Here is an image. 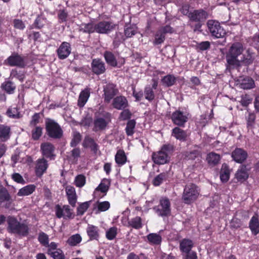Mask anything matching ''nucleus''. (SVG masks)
<instances>
[{
  "mask_svg": "<svg viewBox=\"0 0 259 259\" xmlns=\"http://www.w3.org/2000/svg\"><path fill=\"white\" fill-rule=\"evenodd\" d=\"M245 50V48L242 43H233L226 54L227 63L230 66L236 67L240 66L241 64L246 65L251 64L254 59L252 54L249 49L246 50L245 54H243Z\"/></svg>",
  "mask_w": 259,
  "mask_h": 259,
  "instance_id": "nucleus-1",
  "label": "nucleus"
},
{
  "mask_svg": "<svg viewBox=\"0 0 259 259\" xmlns=\"http://www.w3.org/2000/svg\"><path fill=\"white\" fill-rule=\"evenodd\" d=\"M7 231L11 234L20 236H26L29 233L28 225L23 222H20L14 217L9 216L7 218Z\"/></svg>",
  "mask_w": 259,
  "mask_h": 259,
  "instance_id": "nucleus-2",
  "label": "nucleus"
},
{
  "mask_svg": "<svg viewBox=\"0 0 259 259\" xmlns=\"http://www.w3.org/2000/svg\"><path fill=\"white\" fill-rule=\"evenodd\" d=\"M199 193L200 190L196 185L189 184L184 189L182 199L186 204H191L198 198Z\"/></svg>",
  "mask_w": 259,
  "mask_h": 259,
  "instance_id": "nucleus-3",
  "label": "nucleus"
},
{
  "mask_svg": "<svg viewBox=\"0 0 259 259\" xmlns=\"http://www.w3.org/2000/svg\"><path fill=\"white\" fill-rule=\"evenodd\" d=\"M172 147L170 145H164L161 150L152 155V159L154 163L158 164H163L170 160L169 155L172 151Z\"/></svg>",
  "mask_w": 259,
  "mask_h": 259,
  "instance_id": "nucleus-4",
  "label": "nucleus"
},
{
  "mask_svg": "<svg viewBox=\"0 0 259 259\" xmlns=\"http://www.w3.org/2000/svg\"><path fill=\"white\" fill-rule=\"evenodd\" d=\"M46 124L48 134L50 137L55 139L61 137L63 132L57 122L53 120L48 119Z\"/></svg>",
  "mask_w": 259,
  "mask_h": 259,
  "instance_id": "nucleus-5",
  "label": "nucleus"
},
{
  "mask_svg": "<svg viewBox=\"0 0 259 259\" xmlns=\"http://www.w3.org/2000/svg\"><path fill=\"white\" fill-rule=\"evenodd\" d=\"M207 26L211 35L216 38L223 37L226 34L225 30L221 26L218 21L212 20H208Z\"/></svg>",
  "mask_w": 259,
  "mask_h": 259,
  "instance_id": "nucleus-6",
  "label": "nucleus"
},
{
  "mask_svg": "<svg viewBox=\"0 0 259 259\" xmlns=\"http://www.w3.org/2000/svg\"><path fill=\"white\" fill-rule=\"evenodd\" d=\"M111 121V115L105 113L103 117H96L94 121V129L95 131L103 130Z\"/></svg>",
  "mask_w": 259,
  "mask_h": 259,
  "instance_id": "nucleus-7",
  "label": "nucleus"
},
{
  "mask_svg": "<svg viewBox=\"0 0 259 259\" xmlns=\"http://www.w3.org/2000/svg\"><path fill=\"white\" fill-rule=\"evenodd\" d=\"M115 25L110 21H102L96 24V32L106 34L114 29Z\"/></svg>",
  "mask_w": 259,
  "mask_h": 259,
  "instance_id": "nucleus-8",
  "label": "nucleus"
},
{
  "mask_svg": "<svg viewBox=\"0 0 259 259\" xmlns=\"http://www.w3.org/2000/svg\"><path fill=\"white\" fill-rule=\"evenodd\" d=\"M48 253L54 259H65L62 250L58 248V244L52 242L48 245Z\"/></svg>",
  "mask_w": 259,
  "mask_h": 259,
  "instance_id": "nucleus-9",
  "label": "nucleus"
},
{
  "mask_svg": "<svg viewBox=\"0 0 259 259\" xmlns=\"http://www.w3.org/2000/svg\"><path fill=\"white\" fill-rule=\"evenodd\" d=\"M6 64L11 66L23 67L25 65L23 58L18 54L14 53L5 61Z\"/></svg>",
  "mask_w": 259,
  "mask_h": 259,
  "instance_id": "nucleus-10",
  "label": "nucleus"
},
{
  "mask_svg": "<svg viewBox=\"0 0 259 259\" xmlns=\"http://www.w3.org/2000/svg\"><path fill=\"white\" fill-rule=\"evenodd\" d=\"M188 114L186 112L177 110L171 115V120L174 123L179 126H182L187 122Z\"/></svg>",
  "mask_w": 259,
  "mask_h": 259,
  "instance_id": "nucleus-11",
  "label": "nucleus"
},
{
  "mask_svg": "<svg viewBox=\"0 0 259 259\" xmlns=\"http://www.w3.org/2000/svg\"><path fill=\"white\" fill-rule=\"evenodd\" d=\"M71 52V45L69 42L66 41L63 42L57 50L58 58L62 60L67 58L70 54Z\"/></svg>",
  "mask_w": 259,
  "mask_h": 259,
  "instance_id": "nucleus-12",
  "label": "nucleus"
},
{
  "mask_svg": "<svg viewBox=\"0 0 259 259\" xmlns=\"http://www.w3.org/2000/svg\"><path fill=\"white\" fill-rule=\"evenodd\" d=\"M170 202L168 198L164 197L160 200V205L157 208L156 211L158 213L159 215L165 216L170 213Z\"/></svg>",
  "mask_w": 259,
  "mask_h": 259,
  "instance_id": "nucleus-13",
  "label": "nucleus"
},
{
  "mask_svg": "<svg viewBox=\"0 0 259 259\" xmlns=\"http://www.w3.org/2000/svg\"><path fill=\"white\" fill-rule=\"evenodd\" d=\"M56 214L57 218H63L65 219H70L72 215V210L68 205H63L62 207L59 205H56Z\"/></svg>",
  "mask_w": 259,
  "mask_h": 259,
  "instance_id": "nucleus-14",
  "label": "nucleus"
},
{
  "mask_svg": "<svg viewBox=\"0 0 259 259\" xmlns=\"http://www.w3.org/2000/svg\"><path fill=\"white\" fill-rule=\"evenodd\" d=\"M235 83L239 88L243 89H250L255 85L253 80L248 77H240L237 79Z\"/></svg>",
  "mask_w": 259,
  "mask_h": 259,
  "instance_id": "nucleus-15",
  "label": "nucleus"
},
{
  "mask_svg": "<svg viewBox=\"0 0 259 259\" xmlns=\"http://www.w3.org/2000/svg\"><path fill=\"white\" fill-rule=\"evenodd\" d=\"M48 167L47 161L44 158L38 159L36 161L35 172L37 177H40L46 172Z\"/></svg>",
  "mask_w": 259,
  "mask_h": 259,
  "instance_id": "nucleus-16",
  "label": "nucleus"
},
{
  "mask_svg": "<svg viewBox=\"0 0 259 259\" xmlns=\"http://www.w3.org/2000/svg\"><path fill=\"white\" fill-rule=\"evenodd\" d=\"M41 150L44 156L51 159L54 158V147L50 143H44L41 145Z\"/></svg>",
  "mask_w": 259,
  "mask_h": 259,
  "instance_id": "nucleus-17",
  "label": "nucleus"
},
{
  "mask_svg": "<svg viewBox=\"0 0 259 259\" xmlns=\"http://www.w3.org/2000/svg\"><path fill=\"white\" fill-rule=\"evenodd\" d=\"M207 17V13L202 10H194L189 15L191 20L196 22H200L204 20Z\"/></svg>",
  "mask_w": 259,
  "mask_h": 259,
  "instance_id": "nucleus-18",
  "label": "nucleus"
},
{
  "mask_svg": "<svg viewBox=\"0 0 259 259\" xmlns=\"http://www.w3.org/2000/svg\"><path fill=\"white\" fill-rule=\"evenodd\" d=\"M104 100L109 103L113 97L117 94V90L113 84H108L104 88Z\"/></svg>",
  "mask_w": 259,
  "mask_h": 259,
  "instance_id": "nucleus-19",
  "label": "nucleus"
},
{
  "mask_svg": "<svg viewBox=\"0 0 259 259\" xmlns=\"http://www.w3.org/2000/svg\"><path fill=\"white\" fill-rule=\"evenodd\" d=\"M65 191L69 203L72 207H74L77 201V195L75 188L71 186H67L65 188Z\"/></svg>",
  "mask_w": 259,
  "mask_h": 259,
  "instance_id": "nucleus-20",
  "label": "nucleus"
},
{
  "mask_svg": "<svg viewBox=\"0 0 259 259\" xmlns=\"http://www.w3.org/2000/svg\"><path fill=\"white\" fill-rule=\"evenodd\" d=\"M12 202L11 196L8 190L4 187L0 188V204L6 203L5 207H9Z\"/></svg>",
  "mask_w": 259,
  "mask_h": 259,
  "instance_id": "nucleus-21",
  "label": "nucleus"
},
{
  "mask_svg": "<svg viewBox=\"0 0 259 259\" xmlns=\"http://www.w3.org/2000/svg\"><path fill=\"white\" fill-rule=\"evenodd\" d=\"M112 105L116 109L122 110L127 107L128 101L124 96H117L113 99Z\"/></svg>",
  "mask_w": 259,
  "mask_h": 259,
  "instance_id": "nucleus-22",
  "label": "nucleus"
},
{
  "mask_svg": "<svg viewBox=\"0 0 259 259\" xmlns=\"http://www.w3.org/2000/svg\"><path fill=\"white\" fill-rule=\"evenodd\" d=\"M92 69L96 74H101L105 71L104 63L100 59H94L92 63Z\"/></svg>",
  "mask_w": 259,
  "mask_h": 259,
  "instance_id": "nucleus-23",
  "label": "nucleus"
},
{
  "mask_svg": "<svg viewBox=\"0 0 259 259\" xmlns=\"http://www.w3.org/2000/svg\"><path fill=\"white\" fill-rule=\"evenodd\" d=\"M248 175L246 166L241 165L235 174V179L237 182H243L247 179Z\"/></svg>",
  "mask_w": 259,
  "mask_h": 259,
  "instance_id": "nucleus-24",
  "label": "nucleus"
},
{
  "mask_svg": "<svg viewBox=\"0 0 259 259\" xmlns=\"http://www.w3.org/2000/svg\"><path fill=\"white\" fill-rule=\"evenodd\" d=\"M247 154L241 148L236 149L232 153L233 159L238 163L243 162L247 158Z\"/></svg>",
  "mask_w": 259,
  "mask_h": 259,
  "instance_id": "nucleus-25",
  "label": "nucleus"
},
{
  "mask_svg": "<svg viewBox=\"0 0 259 259\" xmlns=\"http://www.w3.org/2000/svg\"><path fill=\"white\" fill-rule=\"evenodd\" d=\"M90 96V89L89 88H85L82 90L79 96L78 100V105L80 107H82L84 106L88 101Z\"/></svg>",
  "mask_w": 259,
  "mask_h": 259,
  "instance_id": "nucleus-26",
  "label": "nucleus"
},
{
  "mask_svg": "<svg viewBox=\"0 0 259 259\" xmlns=\"http://www.w3.org/2000/svg\"><path fill=\"white\" fill-rule=\"evenodd\" d=\"M87 232L91 240H97L99 237L98 227L93 225H88Z\"/></svg>",
  "mask_w": 259,
  "mask_h": 259,
  "instance_id": "nucleus-27",
  "label": "nucleus"
},
{
  "mask_svg": "<svg viewBox=\"0 0 259 259\" xmlns=\"http://www.w3.org/2000/svg\"><path fill=\"white\" fill-rule=\"evenodd\" d=\"M82 145L84 148H89L91 149V150L94 152L95 153H96L98 150V146L95 143V141L89 137H85Z\"/></svg>",
  "mask_w": 259,
  "mask_h": 259,
  "instance_id": "nucleus-28",
  "label": "nucleus"
},
{
  "mask_svg": "<svg viewBox=\"0 0 259 259\" xmlns=\"http://www.w3.org/2000/svg\"><path fill=\"white\" fill-rule=\"evenodd\" d=\"M36 189L34 185H28L19 189L17 193L18 196H25L29 195L33 193Z\"/></svg>",
  "mask_w": 259,
  "mask_h": 259,
  "instance_id": "nucleus-29",
  "label": "nucleus"
},
{
  "mask_svg": "<svg viewBox=\"0 0 259 259\" xmlns=\"http://www.w3.org/2000/svg\"><path fill=\"white\" fill-rule=\"evenodd\" d=\"M193 246V243L191 240L184 239L180 242V248L181 251L184 253L190 251Z\"/></svg>",
  "mask_w": 259,
  "mask_h": 259,
  "instance_id": "nucleus-30",
  "label": "nucleus"
},
{
  "mask_svg": "<svg viewBox=\"0 0 259 259\" xmlns=\"http://www.w3.org/2000/svg\"><path fill=\"white\" fill-rule=\"evenodd\" d=\"M220 159V155L214 152L209 153L206 157L208 163L211 166H214L219 163Z\"/></svg>",
  "mask_w": 259,
  "mask_h": 259,
  "instance_id": "nucleus-31",
  "label": "nucleus"
},
{
  "mask_svg": "<svg viewBox=\"0 0 259 259\" xmlns=\"http://www.w3.org/2000/svg\"><path fill=\"white\" fill-rule=\"evenodd\" d=\"M147 238L149 243L152 245H159L162 240L161 236L156 233H150L147 236Z\"/></svg>",
  "mask_w": 259,
  "mask_h": 259,
  "instance_id": "nucleus-32",
  "label": "nucleus"
},
{
  "mask_svg": "<svg viewBox=\"0 0 259 259\" xmlns=\"http://www.w3.org/2000/svg\"><path fill=\"white\" fill-rule=\"evenodd\" d=\"M115 159L118 165L121 166L124 164L126 161V156L124 151L122 150L117 151L115 156Z\"/></svg>",
  "mask_w": 259,
  "mask_h": 259,
  "instance_id": "nucleus-33",
  "label": "nucleus"
},
{
  "mask_svg": "<svg viewBox=\"0 0 259 259\" xmlns=\"http://www.w3.org/2000/svg\"><path fill=\"white\" fill-rule=\"evenodd\" d=\"M230 170L228 166L226 164L222 165L220 171V179L222 182H227L230 178Z\"/></svg>",
  "mask_w": 259,
  "mask_h": 259,
  "instance_id": "nucleus-34",
  "label": "nucleus"
},
{
  "mask_svg": "<svg viewBox=\"0 0 259 259\" xmlns=\"http://www.w3.org/2000/svg\"><path fill=\"white\" fill-rule=\"evenodd\" d=\"M10 128L4 125H0V141L4 142L9 138Z\"/></svg>",
  "mask_w": 259,
  "mask_h": 259,
  "instance_id": "nucleus-35",
  "label": "nucleus"
},
{
  "mask_svg": "<svg viewBox=\"0 0 259 259\" xmlns=\"http://www.w3.org/2000/svg\"><path fill=\"white\" fill-rule=\"evenodd\" d=\"M249 228L254 235L258 233L259 222L257 217L255 216L252 217L249 223Z\"/></svg>",
  "mask_w": 259,
  "mask_h": 259,
  "instance_id": "nucleus-36",
  "label": "nucleus"
},
{
  "mask_svg": "<svg viewBox=\"0 0 259 259\" xmlns=\"http://www.w3.org/2000/svg\"><path fill=\"white\" fill-rule=\"evenodd\" d=\"M172 135L179 140H185L187 136L186 133L178 127L173 129Z\"/></svg>",
  "mask_w": 259,
  "mask_h": 259,
  "instance_id": "nucleus-37",
  "label": "nucleus"
},
{
  "mask_svg": "<svg viewBox=\"0 0 259 259\" xmlns=\"http://www.w3.org/2000/svg\"><path fill=\"white\" fill-rule=\"evenodd\" d=\"M104 56L106 62L109 65L114 67L117 65V61L111 52L106 51L105 52Z\"/></svg>",
  "mask_w": 259,
  "mask_h": 259,
  "instance_id": "nucleus-38",
  "label": "nucleus"
},
{
  "mask_svg": "<svg viewBox=\"0 0 259 259\" xmlns=\"http://www.w3.org/2000/svg\"><path fill=\"white\" fill-rule=\"evenodd\" d=\"M80 30L89 33L96 32V24L93 23L82 24L80 26Z\"/></svg>",
  "mask_w": 259,
  "mask_h": 259,
  "instance_id": "nucleus-39",
  "label": "nucleus"
},
{
  "mask_svg": "<svg viewBox=\"0 0 259 259\" xmlns=\"http://www.w3.org/2000/svg\"><path fill=\"white\" fill-rule=\"evenodd\" d=\"M129 225L136 229H139L143 226L142 220L140 217H136L132 219L128 222Z\"/></svg>",
  "mask_w": 259,
  "mask_h": 259,
  "instance_id": "nucleus-40",
  "label": "nucleus"
},
{
  "mask_svg": "<svg viewBox=\"0 0 259 259\" xmlns=\"http://www.w3.org/2000/svg\"><path fill=\"white\" fill-rule=\"evenodd\" d=\"M165 39L164 34L158 29L154 35L153 43L154 45H158L163 43Z\"/></svg>",
  "mask_w": 259,
  "mask_h": 259,
  "instance_id": "nucleus-41",
  "label": "nucleus"
},
{
  "mask_svg": "<svg viewBox=\"0 0 259 259\" xmlns=\"http://www.w3.org/2000/svg\"><path fill=\"white\" fill-rule=\"evenodd\" d=\"M82 238L78 234L70 236L67 240V243L70 246H76L81 241Z\"/></svg>",
  "mask_w": 259,
  "mask_h": 259,
  "instance_id": "nucleus-42",
  "label": "nucleus"
},
{
  "mask_svg": "<svg viewBox=\"0 0 259 259\" xmlns=\"http://www.w3.org/2000/svg\"><path fill=\"white\" fill-rule=\"evenodd\" d=\"M176 78L173 75H167L165 76L161 80L163 84L167 87H170L174 84Z\"/></svg>",
  "mask_w": 259,
  "mask_h": 259,
  "instance_id": "nucleus-43",
  "label": "nucleus"
},
{
  "mask_svg": "<svg viewBox=\"0 0 259 259\" xmlns=\"http://www.w3.org/2000/svg\"><path fill=\"white\" fill-rule=\"evenodd\" d=\"M137 30L138 28L136 25H130L125 28L124 34L126 37H131L137 33Z\"/></svg>",
  "mask_w": 259,
  "mask_h": 259,
  "instance_id": "nucleus-44",
  "label": "nucleus"
},
{
  "mask_svg": "<svg viewBox=\"0 0 259 259\" xmlns=\"http://www.w3.org/2000/svg\"><path fill=\"white\" fill-rule=\"evenodd\" d=\"M117 233V228L112 227L108 229L106 232V237L107 239L112 240L114 239Z\"/></svg>",
  "mask_w": 259,
  "mask_h": 259,
  "instance_id": "nucleus-45",
  "label": "nucleus"
},
{
  "mask_svg": "<svg viewBox=\"0 0 259 259\" xmlns=\"http://www.w3.org/2000/svg\"><path fill=\"white\" fill-rule=\"evenodd\" d=\"M166 179V174L165 173H161L157 175L153 180V184L155 186H159Z\"/></svg>",
  "mask_w": 259,
  "mask_h": 259,
  "instance_id": "nucleus-46",
  "label": "nucleus"
},
{
  "mask_svg": "<svg viewBox=\"0 0 259 259\" xmlns=\"http://www.w3.org/2000/svg\"><path fill=\"white\" fill-rule=\"evenodd\" d=\"M85 177L82 175H77L74 180V184L77 187H82L85 184Z\"/></svg>",
  "mask_w": 259,
  "mask_h": 259,
  "instance_id": "nucleus-47",
  "label": "nucleus"
},
{
  "mask_svg": "<svg viewBox=\"0 0 259 259\" xmlns=\"http://www.w3.org/2000/svg\"><path fill=\"white\" fill-rule=\"evenodd\" d=\"M7 115L11 118H17L20 117V114L16 107H10L7 111Z\"/></svg>",
  "mask_w": 259,
  "mask_h": 259,
  "instance_id": "nucleus-48",
  "label": "nucleus"
},
{
  "mask_svg": "<svg viewBox=\"0 0 259 259\" xmlns=\"http://www.w3.org/2000/svg\"><path fill=\"white\" fill-rule=\"evenodd\" d=\"M255 120V115L254 113H250L246 118L247 127L248 130L252 129Z\"/></svg>",
  "mask_w": 259,
  "mask_h": 259,
  "instance_id": "nucleus-49",
  "label": "nucleus"
},
{
  "mask_svg": "<svg viewBox=\"0 0 259 259\" xmlns=\"http://www.w3.org/2000/svg\"><path fill=\"white\" fill-rule=\"evenodd\" d=\"M2 87L6 92L9 94H12L15 89V87L11 81H5L2 84Z\"/></svg>",
  "mask_w": 259,
  "mask_h": 259,
  "instance_id": "nucleus-50",
  "label": "nucleus"
},
{
  "mask_svg": "<svg viewBox=\"0 0 259 259\" xmlns=\"http://www.w3.org/2000/svg\"><path fill=\"white\" fill-rule=\"evenodd\" d=\"M144 95L146 99L151 101L154 99V94L153 90L150 87H146L144 91Z\"/></svg>",
  "mask_w": 259,
  "mask_h": 259,
  "instance_id": "nucleus-51",
  "label": "nucleus"
},
{
  "mask_svg": "<svg viewBox=\"0 0 259 259\" xmlns=\"http://www.w3.org/2000/svg\"><path fill=\"white\" fill-rule=\"evenodd\" d=\"M136 122L134 120H130L126 125L125 131L128 136H132L134 134Z\"/></svg>",
  "mask_w": 259,
  "mask_h": 259,
  "instance_id": "nucleus-52",
  "label": "nucleus"
},
{
  "mask_svg": "<svg viewBox=\"0 0 259 259\" xmlns=\"http://www.w3.org/2000/svg\"><path fill=\"white\" fill-rule=\"evenodd\" d=\"M38 240L39 242L45 246L48 247L49 244V237L45 233H40L38 236Z\"/></svg>",
  "mask_w": 259,
  "mask_h": 259,
  "instance_id": "nucleus-53",
  "label": "nucleus"
},
{
  "mask_svg": "<svg viewBox=\"0 0 259 259\" xmlns=\"http://www.w3.org/2000/svg\"><path fill=\"white\" fill-rule=\"evenodd\" d=\"M80 134L76 132H73V139L70 143L71 147H75L81 141Z\"/></svg>",
  "mask_w": 259,
  "mask_h": 259,
  "instance_id": "nucleus-54",
  "label": "nucleus"
},
{
  "mask_svg": "<svg viewBox=\"0 0 259 259\" xmlns=\"http://www.w3.org/2000/svg\"><path fill=\"white\" fill-rule=\"evenodd\" d=\"M42 128L40 126H36L32 131V137L34 140H38L41 136Z\"/></svg>",
  "mask_w": 259,
  "mask_h": 259,
  "instance_id": "nucleus-55",
  "label": "nucleus"
},
{
  "mask_svg": "<svg viewBox=\"0 0 259 259\" xmlns=\"http://www.w3.org/2000/svg\"><path fill=\"white\" fill-rule=\"evenodd\" d=\"M110 203L108 201L98 202L97 207L100 211H105L110 208Z\"/></svg>",
  "mask_w": 259,
  "mask_h": 259,
  "instance_id": "nucleus-56",
  "label": "nucleus"
},
{
  "mask_svg": "<svg viewBox=\"0 0 259 259\" xmlns=\"http://www.w3.org/2000/svg\"><path fill=\"white\" fill-rule=\"evenodd\" d=\"M210 47V44L208 41H202L200 43H197L196 45V49L198 51H204L208 49Z\"/></svg>",
  "mask_w": 259,
  "mask_h": 259,
  "instance_id": "nucleus-57",
  "label": "nucleus"
},
{
  "mask_svg": "<svg viewBox=\"0 0 259 259\" xmlns=\"http://www.w3.org/2000/svg\"><path fill=\"white\" fill-rule=\"evenodd\" d=\"M89 203L85 202L81 203L78 207L77 209V213L78 215H82L84 212L87 210L89 207Z\"/></svg>",
  "mask_w": 259,
  "mask_h": 259,
  "instance_id": "nucleus-58",
  "label": "nucleus"
},
{
  "mask_svg": "<svg viewBox=\"0 0 259 259\" xmlns=\"http://www.w3.org/2000/svg\"><path fill=\"white\" fill-rule=\"evenodd\" d=\"M10 77L12 78H16L22 81L24 79V75L20 72H18L16 70L13 69L11 72Z\"/></svg>",
  "mask_w": 259,
  "mask_h": 259,
  "instance_id": "nucleus-59",
  "label": "nucleus"
},
{
  "mask_svg": "<svg viewBox=\"0 0 259 259\" xmlns=\"http://www.w3.org/2000/svg\"><path fill=\"white\" fill-rule=\"evenodd\" d=\"M14 26L16 29L23 30L25 27L24 23L22 20L19 19H15L13 21Z\"/></svg>",
  "mask_w": 259,
  "mask_h": 259,
  "instance_id": "nucleus-60",
  "label": "nucleus"
},
{
  "mask_svg": "<svg viewBox=\"0 0 259 259\" xmlns=\"http://www.w3.org/2000/svg\"><path fill=\"white\" fill-rule=\"evenodd\" d=\"M108 190V186L104 183H101L95 190V192L100 191L102 193H106Z\"/></svg>",
  "mask_w": 259,
  "mask_h": 259,
  "instance_id": "nucleus-61",
  "label": "nucleus"
},
{
  "mask_svg": "<svg viewBox=\"0 0 259 259\" xmlns=\"http://www.w3.org/2000/svg\"><path fill=\"white\" fill-rule=\"evenodd\" d=\"M165 35L166 33H172L174 32V30L172 27L169 25H166L163 27H161L159 29Z\"/></svg>",
  "mask_w": 259,
  "mask_h": 259,
  "instance_id": "nucleus-62",
  "label": "nucleus"
},
{
  "mask_svg": "<svg viewBox=\"0 0 259 259\" xmlns=\"http://www.w3.org/2000/svg\"><path fill=\"white\" fill-rule=\"evenodd\" d=\"M131 116V113L128 110H124L120 115V118L121 120H127L130 118Z\"/></svg>",
  "mask_w": 259,
  "mask_h": 259,
  "instance_id": "nucleus-63",
  "label": "nucleus"
},
{
  "mask_svg": "<svg viewBox=\"0 0 259 259\" xmlns=\"http://www.w3.org/2000/svg\"><path fill=\"white\" fill-rule=\"evenodd\" d=\"M252 99L250 97L245 95L242 97L241 103L243 106H247L251 102Z\"/></svg>",
  "mask_w": 259,
  "mask_h": 259,
  "instance_id": "nucleus-64",
  "label": "nucleus"
}]
</instances>
